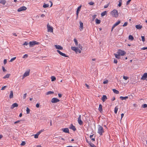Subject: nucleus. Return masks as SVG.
<instances>
[{"mask_svg":"<svg viewBox=\"0 0 147 147\" xmlns=\"http://www.w3.org/2000/svg\"><path fill=\"white\" fill-rule=\"evenodd\" d=\"M47 31L48 32H53V28L49 24H48L47 25Z\"/></svg>","mask_w":147,"mask_h":147,"instance_id":"39448f33","label":"nucleus"},{"mask_svg":"<svg viewBox=\"0 0 147 147\" xmlns=\"http://www.w3.org/2000/svg\"><path fill=\"white\" fill-rule=\"evenodd\" d=\"M115 97H113L112 98V99H111V100L112 101H113L114 100H115Z\"/></svg>","mask_w":147,"mask_h":147,"instance_id":"774afa93","label":"nucleus"},{"mask_svg":"<svg viewBox=\"0 0 147 147\" xmlns=\"http://www.w3.org/2000/svg\"><path fill=\"white\" fill-rule=\"evenodd\" d=\"M21 121L20 120H18L16 121H15L14 123V124H16V123H19L20 121Z\"/></svg>","mask_w":147,"mask_h":147,"instance_id":"0e129e2a","label":"nucleus"},{"mask_svg":"<svg viewBox=\"0 0 147 147\" xmlns=\"http://www.w3.org/2000/svg\"><path fill=\"white\" fill-rule=\"evenodd\" d=\"M49 6V4H46L45 3H44L43 5V7L44 8H46L48 7Z\"/></svg>","mask_w":147,"mask_h":147,"instance_id":"2f4dec72","label":"nucleus"},{"mask_svg":"<svg viewBox=\"0 0 147 147\" xmlns=\"http://www.w3.org/2000/svg\"><path fill=\"white\" fill-rule=\"evenodd\" d=\"M88 4L90 5H94V3L92 1H90L89 3Z\"/></svg>","mask_w":147,"mask_h":147,"instance_id":"a18cd8bd","label":"nucleus"},{"mask_svg":"<svg viewBox=\"0 0 147 147\" xmlns=\"http://www.w3.org/2000/svg\"><path fill=\"white\" fill-rule=\"evenodd\" d=\"M96 16V15H94L92 16V20H94Z\"/></svg>","mask_w":147,"mask_h":147,"instance_id":"c03bdc74","label":"nucleus"},{"mask_svg":"<svg viewBox=\"0 0 147 147\" xmlns=\"http://www.w3.org/2000/svg\"><path fill=\"white\" fill-rule=\"evenodd\" d=\"M108 82V80H106L105 81H104L103 82V83L104 84H107Z\"/></svg>","mask_w":147,"mask_h":147,"instance_id":"3c124183","label":"nucleus"},{"mask_svg":"<svg viewBox=\"0 0 147 147\" xmlns=\"http://www.w3.org/2000/svg\"><path fill=\"white\" fill-rule=\"evenodd\" d=\"M7 87V86H4L3 87H2V88L1 89V90H5V88Z\"/></svg>","mask_w":147,"mask_h":147,"instance_id":"a19ab883","label":"nucleus"},{"mask_svg":"<svg viewBox=\"0 0 147 147\" xmlns=\"http://www.w3.org/2000/svg\"><path fill=\"white\" fill-rule=\"evenodd\" d=\"M113 90L114 93H115L117 94H118L119 93V92L118 90H117L116 89H113Z\"/></svg>","mask_w":147,"mask_h":147,"instance_id":"bb28decb","label":"nucleus"},{"mask_svg":"<svg viewBox=\"0 0 147 147\" xmlns=\"http://www.w3.org/2000/svg\"><path fill=\"white\" fill-rule=\"evenodd\" d=\"M95 22L96 24H99L100 23L101 21L100 20H98L96 18L95 19Z\"/></svg>","mask_w":147,"mask_h":147,"instance_id":"c85d7f7f","label":"nucleus"},{"mask_svg":"<svg viewBox=\"0 0 147 147\" xmlns=\"http://www.w3.org/2000/svg\"><path fill=\"white\" fill-rule=\"evenodd\" d=\"M71 49L75 51L76 53H80L81 51L82 50V47L81 44H79L78 47H71Z\"/></svg>","mask_w":147,"mask_h":147,"instance_id":"f257e3e1","label":"nucleus"},{"mask_svg":"<svg viewBox=\"0 0 147 147\" xmlns=\"http://www.w3.org/2000/svg\"><path fill=\"white\" fill-rule=\"evenodd\" d=\"M7 62V61L6 59H5L4 60V63L5 64Z\"/></svg>","mask_w":147,"mask_h":147,"instance_id":"69168bd1","label":"nucleus"},{"mask_svg":"<svg viewBox=\"0 0 147 147\" xmlns=\"http://www.w3.org/2000/svg\"><path fill=\"white\" fill-rule=\"evenodd\" d=\"M39 43V42H36V41H33L32 42H29L30 47H32L35 45H38Z\"/></svg>","mask_w":147,"mask_h":147,"instance_id":"20e7f679","label":"nucleus"},{"mask_svg":"<svg viewBox=\"0 0 147 147\" xmlns=\"http://www.w3.org/2000/svg\"><path fill=\"white\" fill-rule=\"evenodd\" d=\"M10 74H7L5 76H4V77H3V78L4 79H6L7 78H8L9 77V76H10Z\"/></svg>","mask_w":147,"mask_h":147,"instance_id":"cd10ccee","label":"nucleus"},{"mask_svg":"<svg viewBox=\"0 0 147 147\" xmlns=\"http://www.w3.org/2000/svg\"><path fill=\"white\" fill-rule=\"evenodd\" d=\"M13 97V92L12 90L10 91V93L9 95V97L10 98H12Z\"/></svg>","mask_w":147,"mask_h":147,"instance_id":"aec40b11","label":"nucleus"},{"mask_svg":"<svg viewBox=\"0 0 147 147\" xmlns=\"http://www.w3.org/2000/svg\"><path fill=\"white\" fill-rule=\"evenodd\" d=\"M142 107L143 108L147 107V104H144L142 105Z\"/></svg>","mask_w":147,"mask_h":147,"instance_id":"79ce46f5","label":"nucleus"},{"mask_svg":"<svg viewBox=\"0 0 147 147\" xmlns=\"http://www.w3.org/2000/svg\"><path fill=\"white\" fill-rule=\"evenodd\" d=\"M107 11H105L103 12H102L101 13V16H104L105 15L107 14Z\"/></svg>","mask_w":147,"mask_h":147,"instance_id":"c9c22d12","label":"nucleus"},{"mask_svg":"<svg viewBox=\"0 0 147 147\" xmlns=\"http://www.w3.org/2000/svg\"><path fill=\"white\" fill-rule=\"evenodd\" d=\"M81 7H82L81 5H80V6H79L78 7L77 9V10L76 11V14L77 15V18H78L79 13L80 10V9L81 8Z\"/></svg>","mask_w":147,"mask_h":147,"instance_id":"ddd939ff","label":"nucleus"},{"mask_svg":"<svg viewBox=\"0 0 147 147\" xmlns=\"http://www.w3.org/2000/svg\"><path fill=\"white\" fill-rule=\"evenodd\" d=\"M62 130H63V131L65 133H69V130L68 128H64Z\"/></svg>","mask_w":147,"mask_h":147,"instance_id":"412c9836","label":"nucleus"},{"mask_svg":"<svg viewBox=\"0 0 147 147\" xmlns=\"http://www.w3.org/2000/svg\"><path fill=\"white\" fill-rule=\"evenodd\" d=\"M26 111L27 113V114H28L30 113V109L28 107L26 108Z\"/></svg>","mask_w":147,"mask_h":147,"instance_id":"e433bc0d","label":"nucleus"},{"mask_svg":"<svg viewBox=\"0 0 147 147\" xmlns=\"http://www.w3.org/2000/svg\"><path fill=\"white\" fill-rule=\"evenodd\" d=\"M74 40L75 43V45L77 46L78 44V42L77 39L75 38H74Z\"/></svg>","mask_w":147,"mask_h":147,"instance_id":"a878e982","label":"nucleus"},{"mask_svg":"<svg viewBox=\"0 0 147 147\" xmlns=\"http://www.w3.org/2000/svg\"><path fill=\"white\" fill-rule=\"evenodd\" d=\"M120 98L122 100H126L128 98V96H126L125 97H123L121 96L120 97Z\"/></svg>","mask_w":147,"mask_h":147,"instance_id":"5701e85b","label":"nucleus"},{"mask_svg":"<svg viewBox=\"0 0 147 147\" xmlns=\"http://www.w3.org/2000/svg\"><path fill=\"white\" fill-rule=\"evenodd\" d=\"M30 71V69H28L24 73L22 77V79H23L25 77L28 76L29 75Z\"/></svg>","mask_w":147,"mask_h":147,"instance_id":"0eeeda50","label":"nucleus"},{"mask_svg":"<svg viewBox=\"0 0 147 147\" xmlns=\"http://www.w3.org/2000/svg\"><path fill=\"white\" fill-rule=\"evenodd\" d=\"M131 1V0H128L126 4L127 5H128Z\"/></svg>","mask_w":147,"mask_h":147,"instance_id":"bf43d9fd","label":"nucleus"},{"mask_svg":"<svg viewBox=\"0 0 147 147\" xmlns=\"http://www.w3.org/2000/svg\"><path fill=\"white\" fill-rule=\"evenodd\" d=\"M127 24L128 23H127V22H125L124 24L123 25V27H125V26H127Z\"/></svg>","mask_w":147,"mask_h":147,"instance_id":"de8ad7c7","label":"nucleus"},{"mask_svg":"<svg viewBox=\"0 0 147 147\" xmlns=\"http://www.w3.org/2000/svg\"><path fill=\"white\" fill-rule=\"evenodd\" d=\"M59 101L60 100L59 99L55 98H53L52 99L51 101L52 103H55L59 102Z\"/></svg>","mask_w":147,"mask_h":147,"instance_id":"9d476101","label":"nucleus"},{"mask_svg":"<svg viewBox=\"0 0 147 147\" xmlns=\"http://www.w3.org/2000/svg\"><path fill=\"white\" fill-rule=\"evenodd\" d=\"M124 114L122 113L121 114V120L122 119V118L124 116Z\"/></svg>","mask_w":147,"mask_h":147,"instance_id":"338daca9","label":"nucleus"},{"mask_svg":"<svg viewBox=\"0 0 147 147\" xmlns=\"http://www.w3.org/2000/svg\"><path fill=\"white\" fill-rule=\"evenodd\" d=\"M136 27L138 29H140L142 28V26L140 25H136Z\"/></svg>","mask_w":147,"mask_h":147,"instance_id":"b1692460","label":"nucleus"},{"mask_svg":"<svg viewBox=\"0 0 147 147\" xmlns=\"http://www.w3.org/2000/svg\"><path fill=\"white\" fill-rule=\"evenodd\" d=\"M120 21H118L113 25L111 31H112L113 29L115 28V27L119 25L120 23Z\"/></svg>","mask_w":147,"mask_h":147,"instance_id":"f8f14e48","label":"nucleus"},{"mask_svg":"<svg viewBox=\"0 0 147 147\" xmlns=\"http://www.w3.org/2000/svg\"><path fill=\"white\" fill-rule=\"evenodd\" d=\"M111 14L113 17L117 18L118 16V13L116 9H114L111 12Z\"/></svg>","mask_w":147,"mask_h":147,"instance_id":"7ed1b4c3","label":"nucleus"},{"mask_svg":"<svg viewBox=\"0 0 147 147\" xmlns=\"http://www.w3.org/2000/svg\"><path fill=\"white\" fill-rule=\"evenodd\" d=\"M69 128L72 129L74 131H75L76 130V129L75 127L72 124H71V126Z\"/></svg>","mask_w":147,"mask_h":147,"instance_id":"6ab92c4d","label":"nucleus"},{"mask_svg":"<svg viewBox=\"0 0 147 147\" xmlns=\"http://www.w3.org/2000/svg\"><path fill=\"white\" fill-rule=\"evenodd\" d=\"M90 146H91V147H96L95 145L92 143L91 144Z\"/></svg>","mask_w":147,"mask_h":147,"instance_id":"603ef678","label":"nucleus"},{"mask_svg":"<svg viewBox=\"0 0 147 147\" xmlns=\"http://www.w3.org/2000/svg\"><path fill=\"white\" fill-rule=\"evenodd\" d=\"M147 78V73H144L143 76L141 78V79L142 80H144L146 79Z\"/></svg>","mask_w":147,"mask_h":147,"instance_id":"4468645a","label":"nucleus"},{"mask_svg":"<svg viewBox=\"0 0 147 147\" xmlns=\"http://www.w3.org/2000/svg\"><path fill=\"white\" fill-rule=\"evenodd\" d=\"M129 40H134V38L132 35H130L129 36Z\"/></svg>","mask_w":147,"mask_h":147,"instance_id":"72a5a7b5","label":"nucleus"},{"mask_svg":"<svg viewBox=\"0 0 147 147\" xmlns=\"http://www.w3.org/2000/svg\"><path fill=\"white\" fill-rule=\"evenodd\" d=\"M98 109L100 112L102 111V105L100 104L99 105Z\"/></svg>","mask_w":147,"mask_h":147,"instance_id":"4be33fe9","label":"nucleus"},{"mask_svg":"<svg viewBox=\"0 0 147 147\" xmlns=\"http://www.w3.org/2000/svg\"><path fill=\"white\" fill-rule=\"evenodd\" d=\"M51 81L52 82L56 80L55 77L54 76H51Z\"/></svg>","mask_w":147,"mask_h":147,"instance_id":"473e14b6","label":"nucleus"},{"mask_svg":"<svg viewBox=\"0 0 147 147\" xmlns=\"http://www.w3.org/2000/svg\"><path fill=\"white\" fill-rule=\"evenodd\" d=\"M28 44V43L26 41L24 42V43L23 44V45H27Z\"/></svg>","mask_w":147,"mask_h":147,"instance_id":"6e6d98bb","label":"nucleus"},{"mask_svg":"<svg viewBox=\"0 0 147 147\" xmlns=\"http://www.w3.org/2000/svg\"><path fill=\"white\" fill-rule=\"evenodd\" d=\"M25 144V143L24 142H23L21 143V145L22 146H24Z\"/></svg>","mask_w":147,"mask_h":147,"instance_id":"13d9d810","label":"nucleus"},{"mask_svg":"<svg viewBox=\"0 0 147 147\" xmlns=\"http://www.w3.org/2000/svg\"><path fill=\"white\" fill-rule=\"evenodd\" d=\"M55 47L57 49L59 50H63V47L59 45H55Z\"/></svg>","mask_w":147,"mask_h":147,"instance_id":"dca6fc26","label":"nucleus"},{"mask_svg":"<svg viewBox=\"0 0 147 147\" xmlns=\"http://www.w3.org/2000/svg\"><path fill=\"white\" fill-rule=\"evenodd\" d=\"M86 142L89 144L90 145L91 144H92L90 141H89L88 140H87Z\"/></svg>","mask_w":147,"mask_h":147,"instance_id":"052dcab7","label":"nucleus"},{"mask_svg":"<svg viewBox=\"0 0 147 147\" xmlns=\"http://www.w3.org/2000/svg\"><path fill=\"white\" fill-rule=\"evenodd\" d=\"M107 99V96L106 95H104L103 96L101 100L103 102H104Z\"/></svg>","mask_w":147,"mask_h":147,"instance_id":"a211bd4d","label":"nucleus"},{"mask_svg":"<svg viewBox=\"0 0 147 147\" xmlns=\"http://www.w3.org/2000/svg\"><path fill=\"white\" fill-rule=\"evenodd\" d=\"M117 53L119 54L120 55L123 56L126 54V52L124 51L121 50H119L117 52Z\"/></svg>","mask_w":147,"mask_h":147,"instance_id":"423d86ee","label":"nucleus"},{"mask_svg":"<svg viewBox=\"0 0 147 147\" xmlns=\"http://www.w3.org/2000/svg\"><path fill=\"white\" fill-rule=\"evenodd\" d=\"M36 107L37 108H39V104L38 103H37L36 105Z\"/></svg>","mask_w":147,"mask_h":147,"instance_id":"e2e57ef3","label":"nucleus"},{"mask_svg":"<svg viewBox=\"0 0 147 147\" xmlns=\"http://www.w3.org/2000/svg\"><path fill=\"white\" fill-rule=\"evenodd\" d=\"M93 136V135H90V138L91 139V140L92 141H95V139L94 138H92V137Z\"/></svg>","mask_w":147,"mask_h":147,"instance_id":"f704fd0d","label":"nucleus"},{"mask_svg":"<svg viewBox=\"0 0 147 147\" xmlns=\"http://www.w3.org/2000/svg\"><path fill=\"white\" fill-rule=\"evenodd\" d=\"M57 52L61 55L65 57H68V56L66 55L65 53H63L61 52L59 50H57Z\"/></svg>","mask_w":147,"mask_h":147,"instance_id":"9b49d317","label":"nucleus"},{"mask_svg":"<svg viewBox=\"0 0 147 147\" xmlns=\"http://www.w3.org/2000/svg\"><path fill=\"white\" fill-rule=\"evenodd\" d=\"M117 61L116 59H114V63H117Z\"/></svg>","mask_w":147,"mask_h":147,"instance_id":"680f3d73","label":"nucleus"},{"mask_svg":"<svg viewBox=\"0 0 147 147\" xmlns=\"http://www.w3.org/2000/svg\"><path fill=\"white\" fill-rule=\"evenodd\" d=\"M109 3L108 4H107L105 5L104 6V8H107L109 6Z\"/></svg>","mask_w":147,"mask_h":147,"instance_id":"5fc2aeb1","label":"nucleus"},{"mask_svg":"<svg viewBox=\"0 0 147 147\" xmlns=\"http://www.w3.org/2000/svg\"><path fill=\"white\" fill-rule=\"evenodd\" d=\"M122 0H119V3L118 4V6L119 7H120L121 6L122 4Z\"/></svg>","mask_w":147,"mask_h":147,"instance_id":"4c0bfd02","label":"nucleus"},{"mask_svg":"<svg viewBox=\"0 0 147 147\" xmlns=\"http://www.w3.org/2000/svg\"><path fill=\"white\" fill-rule=\"evenodd\" d=\"M38 135L36 134H35L34 136V137L35 138H38Z\"/></svg>","mask_w":147,"mask_h":147,"instance_id":"8fccbe9b","label":"nucleus"},{"mask_svg":"<svg viewBox=\"0 0 147 147\" xmlns=\"http://www.w3.org/2000/svg\"><path fill=\"white\" fill-rule=\"evenodd\" d=\"M54 93L53 92L51 91H49L47 92L46 93V94L47 95H49L51 94H53Z\"/></svg>","mask_w":147,"mask_h":147,"instance_id":"ea45409f","label":"nucleus"},{"mask_svg":"<svg viewBox=\"0 0 147 147\" xmlns=\"http://www.w3.org/2000/svg\"><path fill=\"white\" fill-rule=\"evenodd\" d=\"M16 57H14L13 58H12L11 60L9 61V62H12L14 60H15L16 59Z\"/></svg>","mask_w":147,"mask_h":147,"instance_id":"58836bf2","label":"nucleus"},{"mask_svg":"<svg viewBox=\"0 0 147 147\" xmlns=\"http://www.w3.org/2000/svg\"><path fill=\"white\" fill-rule=\"evenodd\" d=\"M104 132V131L103 128L101 126L98 125V133L100 135L102 136Z\"/></svg>","mask_w":147,"mask_h":147,"instance_id":"f03ea898","label":"nucleus"},{"mask_svg":"<svg viewBox=\"0 0 147 147\" xmlns=\"http://www.w3.org/2000/svg\"><path fill=\"white\" fill-rule=\"evenodd\" d=\"M78 121L79 125H82L83 123V122L81 120V115H80L78 119Z\"/></svg>","mask_w":147,"mask_h":147,"instance_id":"1a4fd4ad","label":"nucleus"},{"mask_svg":"<svg viewBox=\"0 0 147 147\" xmlns=\"http://www.w3.org/2000/svg\"><path fill=\"white\" fill-rule=\"evenodd\" d=\"M6 3V1L5 0H0V3L3 5H5Z\"/></svg>","mask_w":147,"mask_h":147,"instance_id":"393cba45","label":"nucleus"},{"mask_svg":"<svg viewBox=\"0 0 147 147\" xmlns=\"http://www.w3.org/2000/svg\"><path fill=\"white\" fill-rule=\"evenodd\" d=\"M80 31L82 30L83 28V24L81 21H80Z\"/></svg>","mask_w":147,"mask_h":147,"instance_id":"2eb2a0df","label":"nucleus"},{"mask_svg":"<svg viewBox=\"0 0 147 147\" xmlns=\"http://www.w3.org/2000/svg\"><path fill=\"white\" fill-rule=\"evenodd\" d=\"M2 68L4 72H5L6 71V69H5V67H4L3 66Z\"/></svg>","mask_w":147,"mask_h":147,"instance_id":"4d7b16f0","label":"nucleus"},{"mask_svg":"<svg viewBox=\"0 0 147 147\" xmlns=\"http://www.w3.org/2000/svg\"><path fill=\"white\" fill-rule=\"evenodd\" d=\"M27 9V8L25 6L21 7L18 9V12H20L23 11H25Z\"/></svg>","mask_w":147,"mask_h":147,"instance_id":"6e6552de","label":"nucleus"},{"mask_svg":"<svg viewBox=\"0 0 147 147\" xmlns=\"http://www.w3.org/2000/svg\"><path fill=\"white\" fill-rule=\"evenodd\" d=\"M123 79L125 80H127L128 79V78L127 76H123Z\"/></svg>","mask_w":147,"mask_h":147,"instance_id":"09e8293b","label":"nucleus"},{"mask_svg":"<svg viewBox=\"0 0 147 147\" xmlns=\"http://www.w3.org/2000/svg\"><path fill=\"white\" fill-rule=\"evenodd\" d=\"M116 58L119 59L120 58V55L119 54H114Z\"/></svg>","mask_w":147,"mask_h":147,"instance_id":"c756f323","label":"nucleus"},{"mask_svg":"<svg viewBox=\"0 0 147 147\" xmlns=\"http://www.w3.org/2000/svg\"><path fill=\"white\" fill-rule=\"evenodd\" d=\"M118 107L117 106H116L114 109V112L115 114H117L118 110Z\"/></svg>","mask_w":147,"mask_h":147,"instance_id":"7c9ffc66","label":"nucleus"},{"mask_svg":"<svg viewBox=\"0 0 147 147\" xmlns=\"http://www.w3.org/2000/svg\"><path fill=\"white\" fill-rule=\"evenodd\" d=\"M26 94H27L26 93L24 94V95L23 96V98L24 99H25L26 98Z\"/></svg>","mask_w":147,"mask_h":147,"instance_id":"864d4df0","label":"nucleus"},{"mask_svg":"<svg viewBox=\"0 0 147 147\" xmlns=\"http://www.w3.org/2000/svg\"><path fill=\"white\" fill-rule=\"evenodd\" d=\"M18 105L17 103H14L12 104L11 107V109H13L15 107H18Z\"/></svg>","mask_w":147,"mask_h":147,"instance_id":"f3484780","label":"nucleus"},{"mask_svg":"<svg viewBox=\"0 0 147 147\" xmlns=\"http://www.w3.org/2000/svg\"><path fill=\"white\" fill-rule=\"evenodd\" d=\"M28 57V55L27 54H25L24 55V56H23V58H27Z\"/></svg>","mask_w":147,"mask_h":147,"instance_id":"49530a36","label":"nucleus"},{"mask_svg":"<svg viewBox=\"0 0 147 147\" xmlns=\"http://www.w3.org/2000/svg\"><path fill=\"white\" fill-rule=\"evenodd\" d=\"M142 38V40L143 41V42H144L145 41V39L144 36H141Z\"/></svg>","mask_w":147,"mask_h":147,"instance_id":"37998d69","label":"nucleus"}]
</instances>
